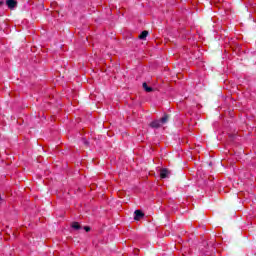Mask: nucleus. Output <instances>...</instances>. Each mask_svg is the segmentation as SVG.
Wrapping results in <instances>:
<instances>
[{
    "label": "nucleus",
    "mask_w": 256,
    "mask_h": 256,
    "mask_svg": "<svg viewBox=\"0 0 256 256\" xmlns=\"http://www.w3.org/2000/svg\"><path fill=\"white\" fill-rule=\"evenodd\" d=\"M6 5L9 9H15L17 7V1L15 0H7Z\"/></svg>",
    "instance_id": "obj_4"
},
{
    "label": "nucleus",
    "mask_w": 256,
    "mask_h": 256,
    "mask_svg": "<svg viewBox=\"0 0 256 256\" xmlns=\"http://www.w3.org/2000/svg\"><path fill=\"white\" fill-rule=\"evenodd\" d=\"M84 230L86 231V233H89V231H91V227L85 226V227H84Z\"/></svg>",
    "instance_id": "obj_8"
},
{
    "label": "nucleus",
    "mask_w": 256,
    "mask_h": 256,
    "mask_svg": "<svg viewBox=\"0 0 256 256\" xmlns=\"http://www.w3.org/2000/svg\"><path fill=\"white\" fill-rule=\"evenodd\" d=\"M161 179H169L171 177V172L167 168H162L160 170Z\"/></svg>",
    "instance_id": "obj_2"
},
{
    "label": "nucleus",
    "mask_w": 256,
    "mask_h": 256,
    "mask_svg": "<svg viewBox=\"0 0 256 256\" xmlns=\"http://www.w3.org/2000/svg\"><path fill=\"white\" fill-rule=\"evenodd\" d=\"M4 199L0 196V205L3 203Z\"/></svg>",
    "instance_id": "obj_9"
},
{
    "label": "nucleus",
    "mask_w": 256,
    "mask_h": 256,
    "mask_svg": "<svg viewBox=\"0 0 256 256\" xmlns=\"http://www.w3.org/2000/svg\"><path fill=\"white\" fill-rule=\"evenodd\" d=\"M3 5V2H0V6Z\"/></svg>",
    "instance_id": "obj_12"
},
{
    "label": "nucleus",
    "mask_w": 256,
    "mask_h": 256,
    "mask_svg": "<svg viewBox=\"0 0 256 256\" xmlns=\"http://www.w3.org/2000/svg\"><path fill=\"white\" fill-rule=\"evenodd\" d=\"M169 121V115L165 114L160 120H154L150 123L152 129H159L162 125H165Z\"/></svg>",
    "instance_id": "obj_1"
},
{
    "label": "nucleus",
    "mask_w": 256,
    "mask_h": 256,
    "mask_svg": "<svg viewBox=\"0 0 256 256\" xmlns=\"http://www.w3.org/2000/svg\"><path fill=\"white\" fill-rule=\"evenodd\" d=\"M85 145H89V142L87 140H84Z\"/></svg>",
    "instance_id": "obj_10"
},
{
    "label": "nucleus",
    "mask_w": 256,
    "mask_h": 256,
    "mask_svg": "<svg viewBox=\"0 0 256 256\" xmlns=\"http://www.w3.org/2000/svg\"><path fill=\"white\" fill-rule=\"evenodd\" d=\"M143 89L146 91V93H151L153 91V88L148 86L147 83H143Z\"/></svg>",
    "instance_id": "obj_6"
},
{
    "label": "nucleus",
    "mask_w": 256,
    "mask_h": 256,
    "mask_svg": "<svg viewBox=\"0 0 256 256\" xmlns=\"http://www.w3.org/2000/svg\"><path fill=\"white\" fill-rule=\"evenodd\" d=\"M147 35H149L148 31H142L141 34L139 35V39L145 40L147 39Z\"/></svg>",
    "instance_id": "obj_7"
},
{
    "label": "nucleus",
    "mask_w": 256,
    "mask_h": 256,
    "mask_svg": "<svg viewBox=\"0 0 256 256\" xmlns=\"http://www.w3.org/2000/svg\"><path fill=\"white\" fill-rule=\"evenodd\" d=\"M143 217H145V214L143 213V211L136 210L134 212V219H135V221H141V219H143Z\"/></svg>",
    "instance_id": "obj_3"
},
{
    "label": "nucleus",
    "mask_w": 256,
    "mask_h": 256,
    "mask_svg": "<svg viewBox=\"0 0 256 256\" xmlns=\"http://www.w3.org/2000/svg\"><path fill=\"white\" fill-rule=\"evenodd\" d=\"M207 247H213V244H207Z\"/></svg>",
    "instance_id": "obj_11"
},
{
    "label": "nucleus",
    "mask_w": 256,
    "mask_h": 256,
    "mask_svg": "<svg viewBox=\"0 0 256 256\" xmlns=\"http://www.w3.org/2000/svg\"><path fill=\"white\" fill-rule=\"evenodd\" d=\"M71 227L74 229V231H80V229H82V227L79 225V222H72Z\"/></svg>",
    "instance_id": "obj_5"
}]
</instances>
